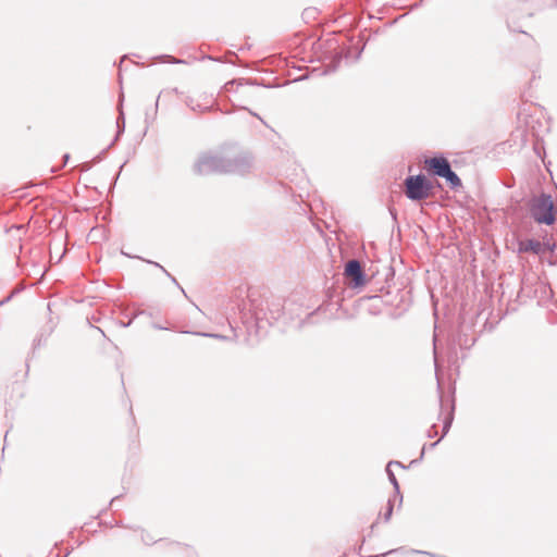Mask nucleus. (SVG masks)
Returning a JSON list of instances; mask_svg holds the SVG:
<instances>
[{"label": "nucleus", "instance_id": "obj_10", "mask_svg": "<svg viewBox=\"0 0 557 557\" xmlns=\"http://www.w3.org/2000/svg\"><path fill=\"white\" fill-rule=\"evenodd\" d=\"M450 166V162L443 153H436L424 160V169L430 176L441 177Z\"/></svg>", "mask_w": 557, "mask_h": 557}, {"label": "nucleus", "instance_id": "obj_9", "mask_svg": "<svg viewBox=\"0 0 557 557\" xmlns=\"http://www.w3.org/2000/svg\"><path fill=\"white\" fill-rule=\"evenodd\" d=\"M470 327L466 326L463 323L458 326L455 334L449 339L451 349L455 350L456 347H459L460 349H469L474 345L476 338L474 335L468 333Z\"/></svg>", "mask_w": 557, "mask_h": 557}, {"label": "nucleus", "instance_id": "obj_46", "mask_svg": "<svg viewBox=\"0 0 557 557\" xmlns=\"http://www.w3.org/2000/svg\"><path fill=\"white\" fill-rule=\"evenodd\" d=\"M527 15H528V16H532V15H533V13H532V12H528V13H527Z\"/></svg>", "mask_w": 557, "mask_h": 557}, {"label": "nucleus", "instance_id": "obj_34", "mask_svg": "<svg viewBox=\"0 0 557 557\" xmlns=\"http://www.w3.org/2000/svg\"><path fill=\"white\" fill-rule=\"evenodd\" d=\"M442 440H443V438H441V437H440V440H437V441H435V442L431 443L429 447H430V448H434V447H435V446H436V445H437Z\"/></svg>", "mask_w": 557, "mask_h": 557}, {"label": "nucleus", "instance_id": "obj_24", "mask_svg": "<svg viewBox=\"0 0 557 557\" xmlns=\"http://www.w3.org/2000/svg\"><path fill=\"white\" fill-rule=\"evenodd\" d=\"M212 109H213V107H212V106H210V107H203V108H202L200 104H197V106L191 107V110H193V111H202V112L211 111Z\"/></svg>", "mask_w": 557, "mask_h": 557}, {"label": "nucleus", "instance_id": "obj_6", "mask_svg": "<svg viewBox=\"0 0 557 557\" xmlns=\"http://www.w3.org/2000/svg\"><path fill=\"white\" fill-rule=\"evenodd\" d=\"M343 275L345 284L354 289L362 288L368 282L363 265L357 259H350L346 262Z\"/></svg>", "mask_w": 557, "mask_h": 557}, {"label": "nucleus", "instance_id": "obj_11", "mask_svg": "<svg viewBox=\"0 0 557 557\" xmlns=\"http://www.w3.org/2000/svg\"><path fill=\"white\" fill-rule=\"evenodd\" d=\"M120 101L121 102L123 101V95H121ZM124 132H125V114L123 112L122 103H121L120 104V112H119V115L116 117V134H115L113 140L111 141V144L106 149H103L100 152V154L96 158L97 162L102 159V157L106 154L108 149H110L113 145H115V143L120 139V137L123 135Z\"/></svg>", "mask_w": 557, "mask_h": 557}, {"label": "nucleus", "instance_id": "obj_38", "mask_svg": "<svg viewBox=\"0 0 557 557\" xmlns=\"http://www.w3.org/2000/svg\"><path fill=\"white\" fill-rule=\"evenodd\" d=\"M377 524V521H375L372 525H371V532L374 530V528L376 527Z\"/></svg>", "mask_w": 557, "mask_h": 557}, {"label": "nucleus", "instance_id": "obj_32", "mask_svg": "<svg viewBox=\"0 0 557 557\" xmlns=\"http://www.w3.org/2000/svg\"><path fill=\"white\" fill-rule=\"evenodd\" d=\"M120 497H121V495H117V496L113 497V498L110 500L109 506H110V507H113V506H114V504H115V502H116Z\"/></svg>", "mask_w": 557, "mask_h": 557}, {"label": "nucleus", "instance_id": "obj_39", "mask_svg": "<svg viewBox=\"0 0 557 557\" xmlns=\"http://www.w3.org/2000/svg\"><path fill=\"white\" fill-rule=\"evenodd\" d=\"M115 524H116L117 527H124V525H123V523H122L121 521H117Z\"/></svg>", "mask_w": 557, "mask_h": 557}, {"label": "nucleus", "instance_id": "obj_4", "mask_svg": "<svg viewBox=\"0 0 557 557\" xmlns=\"http://www.w3.org/2000/svg\"><path fill=\"white\" fill-rule=\"evenodd\" d=\"M433 183L424 174L408 175L404 181V191L411 201H421L432 195Z\"/></svg>", "mask_w": 557, "mask_h": 557}, {"label": "nucleus", "instance_id": "obj_35", "mask_svg": "<svg viewBox=\"0 0 557 557\" xmlns=\"http://www.w3.org/2000/svg\"><path fill=\"white\" fill-rule=\"evenodd\" d=\"M12 298V295L8 296L5 299H3L2 301H0V306L8 302L10 299Z\"/></svg>", "mask_w": 557, "mask_h": 557}, {"label": "nucleus", "instance_id": "obj_43", "mask_svg": "<svg viewBox=\"0 0 557 557\" xmlns=\"http://www.w3.org/2000/svg\"><path fill=\"white\" fill-rule=\"evenodd\" d=\"M125 59H126V55H123L122 60H120V63H123V60H125Z\"/></svg>", "mask_w": 557, "mask_h": 557}, {"label": "nucleus", "instance_id": "obj_33", "mask_svg": "<svg viewBox=\"0 0 557 557\" xmlns=\"http://www.w3.org/2000/svg\"><path fill=\"white\" fill-rule=\"evenodd\" d=\"M152 327L156 329V330H165L166 329V327H164V326H162V325H160L158 323H153Z\"/></svg>", "mask_w": 557, "mask_h": 557}, {"label": "nucleus", "instance_id": "obj_30", "mask_svg": "<svg viewBox=\"0 0 557 557\" xmlns=\"http://www.w3.org/2000/svg\"><path fill=\"white\" fill-rule=\"evenodd\" d=\"M251 115L256 116L257 119H259L261 121L262 124L267 125L265 121L258 114V113H255L252 111H249Z\"/></svg>", "mask_w": 557, "mask_h": 557}, {"label": "nucleus", "instance_id": "obj_25", "mask_svg": "<svg viewBox=\"0 0 557 557\" xmlns=\"http://www.w3.org/2000/svg\"><path fill=\"white\" fill-rule=\"evenodd\" d=\"M436 434H437V426H436V424H433V425L428 430V437L432 438V437H434Z\"/></svg>", "mask_w": 557, "mask_h": 557}, {"label": "nucleus", "instance_id": "obj_47", "mask_svg": "<svg viewBox=\"0 0 557 557\" xmlns=\"http://www.w3.org/2000/svg\"><path fill=\"white\" fill-rule=\"evenodd\" d=\"M556 5H557V0H556Z\"/></svg>", "mask_w": 557, "mask_h": 557}, {"label": "nucleus", "instance_id": "obj_8", "mask_svg": "<svg viewBox=\"0 0 557 557\" xmlns=\"http://www.w3.org/2000/svg\"><path fill=\"white\" fill-rule=\"evenodd\" d=\"M555 248H556V245L550 244L549 240L543 242V243H541L534 238L518 240V252L519 253L531 252L533 255L540 256V255L545 253L546 251H554Z\"/></svg>", "mask_w": 557, "mask_h": 557}, {"label": "nucleus", "instance_id": "obj_26", "mask_svg": "<svg viewBox=\"0 0 557 557\" xmlns=\"http://www.w3.org/2000/svg\"><path fill=\"white\" fill-rule=\"evenodd\" d=\"M424 453H425V445L422 447V450H421V454H420L419 458L413 459V460L410 461V466L420 462L423 459V457H424Z\"/></svg>", "mask_w": 557, "mask_h": 557}, {"label": "nucleus", "instance_id": "obj_45", "mask_svg": "<svg viewBox=\"0 0 557 557\" xmlns=\"http://www.w3.org/2000/svg\"><path fill=\"white\" fill-rule=\"evenodd\" d=\"M47 308H48L49 311H51V305L50 304L47 305Z\"/></svg>", "mask_w": 557, "mask_h": 557}, {"label": "nucleus", "instance_id": "obj_16", "mask_svg": "<svg viewBox=\"0 0 557 557\" xmlns=\"http://www.w3.org/2000/svg\"><path fill=\"white\" fill-rule=\"evenodd\" d=\"M153 60H154V62H168L171 64L185 63L184 60L175 59L174 57H172L170 54H161V55L154 57Z\"/></svg>", "mask_w": 557, "mask_h": 557}, {"label": "nucleus", "instance_id": "obj_23", "mask_svg": "<svg viewBox=\"0 0 557 557\" xmlns=\"http://www.w3.org/2000/svg\"><path fill=\"white\" fill-rule=\"evenodd\" d=\"M403 548H394V549H391L386 553H383V554H379V555H372L370 557H385V556H388V555H392V554H396L398 553L399 550H401Z\"/></svg>", "mask_w": 557, "mask_h": 557}, {"label": "nucleus", "instance_id": "obj_40", "mask_svg": "<svg viewBox=\"0 0 557 557\" xmlns=\"http://www.w3.org/2000/svg\"><path fill=\"white\" fill-rule=\"evenodd\" d=\"M521 2H523L524 4L529 3L531 0H520Z\"/></svg>", "mask_w": 557, "mask_h": 557}, {"label": "nucleus", "instance_id": "obj_2", "mask_svg": "<svg viewBox=\"0 0 557 557\" xmlns=\"http://www.w3.org/2000/svg\"><path fill=\"white\" fill-rule=\"evenodd\" d=\"M250 314V318L255 322L256 332L265 329L268 325H272L276 321L281 313L282 308L276 305L274 308H270L269 301L256 296L253 292L248 294V305H244V309Z\"/></svg>", "mask_w": 557, "mask_h": 557}, {"label": "nucleus", "instance_id": "obj_31", "mask_svg": "<svg viewBox=\"0 0 557 557\" xmlns=\"http://www.w3.org/2000/svg\"><path fill=\"white\" fill-rule=\"evenodd\" d=\"M124 165H125V162L123 164H121L119 172L115 174L114 180H113V184H115L116 180L119 178L120 173H121L122 169L124 168Z\"/></svg>", "mask_w": 557, "mask_h": 557}, {"label": "nucleus", "instance_id": "obj_5", "mask_svg": "<svg viewBox=\"0 0 557 557\" xmlns=\"http://www.w3.org/2000/svg\"><path fill=\"white\" fill-rule=\"evenodd\" d=\"M433 345H434L435 374H436V379H437V388L440 391V407H441L440 416L444 414L443 429H442V436H441V438H444V436L449 432V430L451 428V424H453V421H454V417H455V408H456V406H455L454 395H451L450 399L446 401L444 399V396H443V393H442V385H441L440 377H438V358H437L436 336H434Z\"/></svg>", "mask_w": 557, "mask_h": 557}, {"label": "nucleus", "instance_id": "obj_21", "mask_svg": "<svg viewBox=\"0 0 557 557\" xmlns=\"http://www.w3.org/2000/svg\"><path fill=\"white\" fill-rule=\"evenodd\" d=\"M195 334L196 335H200V336H206V337L219 338V339H226L227 338L224 335L214 334V333L196 332Z\"/></svg>", "mask_w": 557, "mask_h": 557}, {"label": "nucleus", "instance_id": "obj_44", "mask_svg": "<svg viewBox=\"0 0 557 557\" xmlns=\"http://www.w3.org/2000/svg\"><path fill=\"white\" fill-rule=\"evenodd\" d=\"M125 59H126V55H123L122 60H120V63H123V60H125Z\"/></svg>", "mask_w": 557, "mask_h": 557}, {"label": "nucleus", "instance_id": "obj_36", "mask_svg": "<svg viewBox=\"0 0 557 557\" xmlns=\"http://www.w3.org/2000/svg\"><path fill=\"white\" fill-rule=\"evenodd\" d=\"M63 159H64V165L67 163L69 159H70V154L69 153H65L63 156Z\"/></svg>", "mask_w": 557, "mask_h": 557}, {"label": "nucleus", "instance_id": "obj_7", "mask_svg": "<svg viewBox=\"0 0 557 557\" xmlns=\"http://www.w3.org/2000/svg\"><path fill=\"white\" fill-rule=\"evenodd\" d=\"M364 46L359 47H343L335 53V55L332 58L331 62L326 65L325 70L322 72V74H330L337 70L343 59H345L347 62H356L360 59L361 53L363 51Z\"/></svg>", "mask_w": 557, "mask_h": 557}, {"label": "nucleus", "instance_id": "obj_1", "mask_svg": "<svg viewBox=\"0 0 557 557\" xmlns=\"http://www.w3.org/2000/svg\"><path fill=\"white\" fill-rule=\"evenodd\" d=\"M251 166L252 158L247 152L238 153L234 157L206 152L198 157L193 171L200 176L215 173L245 175L250 171Z\"/></svg>", "mask_w": 557, "mask_h": 557}, {"label": "nucleus", "instance_id": "obj_37", "mask_svg": "<svg viewBox=\"0 0 557 557\" xmlns=\"http://www.w3.org/2000/svg\"><path fill=\"white\" fill-rule=\"evenodd\" d=\"M149 119H150L149 113L146 112V119H145L146 123H148Z\"/></svg>", "mask_w": 557, "mask_h": 557}, {"label": "nucleus", "instance_id": "obj_42", "mask_svg": "<svg viewBox=\"0 0 557 557\" xmlns=\"http://www.w3.org/2000/svg\"><path fill=\"white\" fill-rule=\"evenodd\" d=\"M125 59H126V55H123L122 60H120V63H123V60H125Z\"/></svg>", "mask_w": 557, "mask_h": 557}, {"label": "nucleus", "instance_id": "obj_20", "mask_svg": "<svg viewBox=\"0 0 557 557\" xmlns=\"http://www.w3.org/2000/svg\"><path fill=\"white\" fill-rule=\"evenodd\" d=\"M145 313H146V311H145V310L137 311V312H135V313L133 314V317H132V319H131L129 321H127V322H123V321H121V322H120V325H121L122 327H128V326L132 324V322H133V320H134L135 318H137V317H138V315H140V314H145Z\"/></svg>", "mask_w": 557, "mask_h": 557}, {"label": "nucleus", "instance_id": "obj_18", "mask_svg": "<svg viewBox=\"0 0 557 557\" xmlns=\"http://www.w3.org/2000/svg\"><path fill=\"white\" fill-rule=\"evenodd\" d=\"M393 510H394V499L389 498L387 500L386 509H385V512L383 515L384 522H388L391 520V518L393 516Z\"/></svg>", "mask_w": 557, "mask_h": 557}, {"label": "nucleus", "instance_id": "obj_12", "mask_svg": "<svg viewBox=\"0 0 557 557\" xmlns=\"http://www.w3.org/2000/svg\"><path fill=\"white\" fill-rule=\"evenodd\" d=\"M441 177L446 181L447 185L453 190H457L458 188L462 187V182L457 173L451 169V165L444 172Z\"/></svg>", "mask_w": 557, "mask_h": 557}, {"label": "nucleus", "instance_id": "obj_17", "mask_svg": "<svg viewBox=\"0 0 557 557\" xmlns=\"http://www.w3.org/2000/svg\"><path fill=\"white\" fill-rule=\"evenodd\" d=\"M55 326H57V322L53 321V319L50 317L47 324L45 326H42L38 333L47 334V338H49L50 335L53 333Z\"/></svg>", "mask_w": 557, "mask_h": 557}, {"label": "nucleus", "instance_id": "obj_14", "mask_svg": "<svg viewBox=\"0 0 557 557\" xmlns=\"http://www.w3.org/2000/svg\"><path fill=\"white\" fill-rule=\"evenodd\" d=\"M140 259L149 264L154 265L156 268H159L171 280V282L183 293V295L187 297L184 288L180 285V283L175 278V276H173L163 265H161L160 263L152 261V260H146L143 258H140Z\"/></svg>", "mask_w": 557, "mask_h": 557}, {"label": "nucleus", "instance_id": "obj_28", "mask_svg": "<svg viewBox=\"0 0 557 557\" xmlns=\"http://www.w3.org/2000/svg\"><path fill=\"white\" fill-rule=\"evenodd\" d=\"M513 2H510L508 3V13H507V26L510 27V23H509V17H510V13H511V10H512V7H513Z\"/></svg>", "mask_w": 557, "mask_h": 557}, {"label": "nucleus", "instance_id": "obj_13", "mask_svg": "<svg viewBox=\"0 0 557 557\" xmlns=\"http://www.w3.org/2000/svg\"><path fill=\"white\" fill-rule=\"evenodd\" d=\"M385 472L387 474L389 483L393 485L395 497L399 498V505H401V503H403V495H401V492H400V486H399L398 480H397L394 471L392 470V467L386 465Z\"/></svg>", "mask_w": 557, "mask_h": 557}, {"label": "nucleus", "instance_id": "obj_19", "mask_svg": "<svg viewBox=\"0 0 557 557\" xmlns=\"http://www.w3.org/2000/svg\"><path fill=\"white\" fill-rule=\"evenodd\" d=\"M141 541L146 544V545H152L154 543H158V542H161L162 540H156L153 536H151L148 532H146L145 530H141Z\"/></svg>", "mask_w": 557, "mask_h": 557}, {"label": "nucleus", "instance_id": "obj_15", "mask_svg": "<svg viewBox=\"0 0 557 557\" xmlns=\"http://www.w3.org/2000/svg\"><path fill=\"white\" fill-rule=\"evenodd\" d=\"M47 334H42V333H37V335L35 336L34 341H33V345H32V350L33 352H35L36 349L45 346L47 344Z\"/></svg>", "mask_w": 557, "mask_h": 557}, {"label": "nucleus", "instance_id": "obj_29", "mask_svg": "<svg viewBox=\"0 0 557 557\" xmlns=\"http://www.w3.org/2000/svg\"><path fill=\"white\" fill-rule=\"evenodd\" d=\"M159 98H160V95L157 98V101H156V104H154V112H153V114L151 116V120H154V117H156V114H157V111H158Z\"/></svg>", "mask_w": 557, "mask_h": 557}, {"label": "nucleus", "instance_id": "obj_41", "mask_svg": "<svg viewBox=\"0 0 557 557\" xmlns=\"http://www.w3.org/2000/svg\"><path fill=\"white\" fill-rule=\"evenodd\" d=\"M363 543H364V539L362 540V543H361V545L359 546V552L362 549V545H363Z\"/></svg>", "mask_w": 557, "mask_h": 557}, {"label": "nucleus", "instance_id": "obj_22", "mask_svg": "<svg viewBox=\"0 0 557 557\" xmlns=\"http://www.w3.org/2000/svg\"><path fill=\"white\" fill-rule=\"evenodd\" d=\"M410 553L412 554H420V555H428L430 557H442L441 555H436L434 553L425 552V550H419V549H411Z\"/></svg>", "mask_w": 557, "mask_h": 557}, {"label": "nucleus", "instance_id": "obj_3", "mask_svg": "<svg viewBox=\"0 0 557 557\" xmlns=\"http://www.w3.org/2000/svg\"><path fill=\"white\" fill-rule=\"evenodd\" d=\"M529 213L537 224L553 225L557 219V206L550 194L542 191L530 198Z\"/></svg>", "mask_w": 557, "mask_h": 557}, {"label": "nucleus", "instance_id": "obj_27", "mask_svg": "<svg viewBox=\"0 0 557 557\" xmlns=\"http://www.w3.org/2000/svg\"><path fill=\"white\" fill-rule=\"evenodd\" d=\"M387 465L391 466V467L392 466H397V467L403 468V469L407 468L404 463H401L400 461H397V460H391Z\"/></svg>", "mask_w": 557, "mask_h": 557}]
</instances>
